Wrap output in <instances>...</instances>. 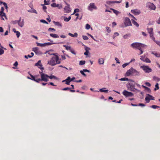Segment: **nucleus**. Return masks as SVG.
<instances>
[{
	"label": "nucleus",
	"mask_w": 160,
	"mask_h": 160,
	"mask_svg": "<svg viewBox=\"0 0 160 160\" xmlns=\"http://www.w3.org/2000/svg\"><path fill=\"white\" fill-rule=\"evenodd\" d=\"M121 81H128V78H122L120 79H119Z\"/></svg>",
	"instance_id": "obj_40"
},
{
	"label": "nucleus",
	"mask_w": 160,
	"mask_h": 160,
	"mask_svg": "<svg viewBox=\"0 0 160 160\" xmlns=\"http://www.w3.org/2000/svg\"><path fill=\"white\" fill-rule=\"evenodd\" d=\"M147 95L148 96L150 97V100H155L154 97H153L152 96L149 94H147Z\"/></svg>",
	"instance_id": "obj_44"
},
{
	"label": "nucleus",
	"mask_w": 160,
	"mask_h": 160,
	"mask_svg": "<svg viewBox=\"0 0 160 160\" xmlns=\"http://www.w3.org/2000/svg\"><path fill=\"white\" fill-rule=\"evenodd\" d=\"M86 29L88 30L90 28V26L88 24H87L86 26Z\"/></svg>",
	"instance_id": "obj_48"
},
{
	"label": "nucleus",
	"mask_w": 160,
	"mask_h": 160,
	"mask_svg": "<svg viewBox=\"0 0 160 160\" xmlns=\"http://www.w3.org/2000/svg\"><path fill=\"white\" fill-rule=\"evenodd\" d=\"M51 55H53V56L51 58L50 60L48 61V64L53 66L61 63V59H59L57 53H53Z\"/></svg>",
	"instance_id": "obj_1"
},
{
	"label": "nucleus",
	"mask_w": 160,
	"mask_h": 160,
	"mask_svg": "<svg viewBox=\"0 0 160 160\" xmlns=\"http://www.w3.org/2000/svg\"><path fill=\"white\" fill-rule=\"evenodd\" d=\"M48 78H50L51 79H57V78L54 75H51L50 76H48Z\"/></svg>",
	"instance_id": "obj_42"
},
{
	"label": "nucleus",
	"mask_w": 160,
	"mask_h": 160,
	"mask_svg": "<svg viewBox=\"0 0 160 160\" xmlns=\"http://www.w3.org/2000/svg\"><path fill=\"white\" fill-rule=\"evenodd\" d=\"M56 43V42H47L44 43V44H45V46H49L53 44H57L58 43Z\"/></svg>",
	"instance_id": "obj_26"
},
{
	"label": "nucleus",
	"mask_w": 160,
	"mask_h": 160,
	"mask_svg": "<svg viewBox=\"0 0 160 160\" xmlns=\"http://www.w3.org/2000/svg\"><path fill=\"white\" fill-rule=\"evenodd\" d=\"M63 46L67 50H69L72 54L74 55L76 54V53L75 52L74 50L70 46H68L66 45H63Z\"/></svg>",
	"instance_id": "obj_9"
},
{
	"label": "nucleus",
	"mask_w": 160,
	"mask_h": 160,
	"mask_svg": "<svg viewBox=\"0 0 160 160\" xmlns=\"http://www.w3.org/2000/svg\"><path fill=\"white\" fill-rule=\"evenodd\" d=\"M119 35V34L117 32L114 33V35L113 36V38L114 39L116 36H118Z\"/></svg>",
	"instance_id": "obj_46"
},
{
	"label": "nucleus",
	"mask_w": 160,
	"mask_h": 160,
	"mask_svg": "<svg viewBox=\"0 0 160 160\" xmlns=\"http://www.w3.org/2000/svg\"><path fill=\"white\" fill-rule=\"evenodd\" d=\"M43 10H44V12H47L46 9H47V7L46 6H43Z\"/></svg>",
	"instance_id": "obj_63"
},
{
	"label": "nucleus",
	"mask_w": 160,
	"mask_h": 160,
	"mask_svg": "<svg viewBox=\"0 0 160 160\" xmlns=\"http://www.w3.org/2000/svg\"><path fill=\"white\" fill-rule=\"evenodd\" d=\"M147 5L150 9L155 10L156 9L155 6L152 3L148 2L147 3Z\"/></svg>",
	"instance_id": "obj_10"
},
{
	"label": "nucleus",
	"mask_w": 160,
	"mask_h": 160,
	"mask_svg": "<svg viewBox=\"0 0 160 160\" xmlns=\"http://www.w3.org/2000/svg\"><path fill=\"white\" fill-rule=\"evenodd\" d=\"M40 22H42V23H46V24H48V23L47 21H46L45 20H43V19L41 20H40Z\"/></svg>",
	"instance_id": "obj_51"
},
{
	"label": "nucleus",
	"mask_w": 160,
	"mask_h": 160,
	"mask_svg": "<svg viewBox=\"0 0 160 160\" xmlns=\"http://www.w3.org/2000/svg\"><path fill=\"white\" fill-rule=\"evenodd\" d=\"M129 90L130 91H133V92H134L135 91H139L137 89L135 88L134 87V85H131L130 86V88H129Z\"/></svg>",
	"instance_id": "obj_18"
},
{
	"label": "nucleus",
	"mask_w": 160,
	"mask_h": 160,
	"mask_svg": "<svg viewBox=\"0 0 160 160\" xmlns=\"http://www.w3.org/2000/svg\"><path fill=\"white\" fill-rule=\"evenodd\" d=\"M150 38L153 40L155 41V38L153 36V32L149 33Z\"/></svg>",
	"instance_id": "obj_31"
},
{
	"label": "nucleus",
	"mask_w": 160,
	"mask_h": 160,
	"mask_svg": "<svg viewBox=\"0 0 160 160\" xmlns=\"http://www.w3.org/2000/svg\"><path fill=\"white\" fill-rule=\"evenodd\" d=\"M98 62L99 64H103L104 63V59L102 58H100L98 59Z\"/></svg>",
	"instance_id": "obj_20"
},
{
	"label": "nucleus",
	"mask_w": 160,
	"mask_h": 160,
	"mask_svg": "<svg viewBox=\"0 0 160 160\" xmlns=\"http://www.w3.org/2000/svg\"><path fill=\"white\" fill-rule=\"evenodd\" d=\"M122 94L126 97H132L133 95V94L131 92H129L126 90H124L122 92Z\"/></svg>",
	"instance_id": "obj_8"
},
{
	"label": "nucleus",
	"mask_w": 160,
	"mask_h": 160,
	"mask_svg": "<svg viewBox=\"0 0 160 160\" xmlns=\"http://www.w3.org/2000/svg\"><path fill=\"white\" fill-rule=\"evenodd\" d=\"M159 88L158 83H157L155 85V88H154V90L156 91Z\"/></svg>",
	"instance_id": "obj_45"
},
{
	"label": "nucleus",
	"mask_w": 160,
	"mask_h": 160,
	"mask_svg": "<svg viewBox=\"0 0 160 160\" xmlns=\"http://www.w3.org/2000/svg\"><path fill=\"white\" fill-rule=\"evenodd\" d=\"M145 101L147 103H149L150 100V98L149 97H146L145 98Z\"/></svg>",
	"instance_id": "obj_34"
},
{
	"label": "nucleus",
	"mask_w": 160,
	"mask_h": 160,
	"mask_svg": "<svg viewBox=\"0 0 160 160\" xmlns=\"http://www.w3.org/2000/svg\"><path fill=\"white\" fill-rule=\"evenodd\" d=\"M132 21L133 24L134 25L136 26L137 27H139L138 24L134 20L132 19Z\"/></svg>",
	"instance_id": "obj_27"
},
{
	"label": "nucleus",
	"mask_w": 160,
	"mask_h": 160,
	"mask_svg": "<svg viewBox=\"0 0 160 160\" xmlns=\"http://www.w3.org/2000/svg\"><path fill=\"white\" fill-rule=\"evenodd\" d=\"M64 12L66 13H69L71 11L70 5L67 4V6L64 8Z\"/></svg>",
	"instance_id": "obj_11"
},
{
	"label": "nucleus",
	"mask_w": 160,
	"mask_h": 160,
	"mask_svg": "<svg viewBox=\"0 0 160 160\" xmlns=\"http://www.w3.org/2000/svg\"><path fill=\"white\" fill-rule=\"evenodd\" d=\"M62 90H63V91L70 90V91L72 92H74L75 91V90H71V88H68V87L63 88L62 89Z\"/></svg>",
	"instance_id": "obj_21"
},
{
	"label": "nucleus",
	"mask_w": 160,
	"mask_h": 160,
	"mask_svg": "<svg viewBox=\"0 0 160 160\" xmlns=\"http://www.w3.org/2000/svg\"><path fill=\"white\" fill-rule=\"evenodd\" d=\"M144 62L147 63H150L151 62V61L148 58H146L145 59V60Z\"/></svg>",
	"instance_id": "obj_36"
},
{
	"label": "nucleus",
	"mask_w": 160,
	"mask_h": 160,
	"mask_svg": "<svg viewBox=\"0 0 160 160\" xmlns=\"http://www.w3.org/2000/svg\"><path fill=\"white\" fill-rule=\"evenodd\" d=\"M44 3L45 5H48L50 4V1L48 0L47 1L46 0H44Z\"/></svg>",
	"instance_id": "obj_49"
},
{
	"label": "nucleus",
	"mask_w": 160,
	"mask_h": 160,
	"mask_svg": "<svg viewBox=\"0 0 160 160\" xmlns=\"http://www.w3.org/2000/svg\"><path fill=\"white\" fill-rule=\"evenodd\" d=\"M24 57L25 58L28 59V58H31L32 57V56H31L29 55H25Z\"/></svg>",
	"instance_id": "obj_60"
},
{
	"label": "nucleus",
	"mask_w": 160,
	"mask_h": 160,
	"mask_svg": "<svg viewBox=\"0 0 160 160\" xmlns=\"http://www.w3.org/2000/svg\"><path fill=\"white\" fill-rule=\"evenodd\" d=\"M124 22L125 27L132 25L131 22L128 18H125Z\"/></svg>",
	"instance_id": "obj_7"
},
{
	"label": "nucleus",
	"mask_w": 160,
	"mask_h": 160,
	"mask_svg": "<svg viewBox=\"0 0 160 160\" xmlns=\"http://www.w3.org/2000/svg\"><path fill=\"white\" fill-rule=\"evenodd\" d=\"M70 78L69 77L67 78L65 80H63L62 82H65V83L67 85L70 84V82H71L70 81Z\"/></svg>",
	"instance_id": "obj_17"
},
{
	"label": "nucleus",
	"mask_w": 160,
	"mask_h": 160,
	"mask_svg": "<svg viewBox=\"0 0 160 160\" xmlns=\"http://www.w3.org/2000/svg\"><path fill=\"white\" fill-rule=\"evenodd\" d=\"M151 107L153 109H156L157 108H160L159 106L156 105H152L151 106Z\"/></svg>",
	"instance_id": "obj_43"
},
{
	"label": "nucleus",
	"mask_w": 160,
	"mask_h": 160,
	"mask_svg": "<svg viewBox=\"0 0 160 160\" xmlns=\"http://www.w3.org/2000/svg\"><path fill=\"white\" fill-rule=\"evenodd\" d=\"M0 16L1 17L2 19L3 20H4V18H3L4 17L6 19H7L6 16L5 15V13L4 12H0Z\"/></svg>",
	"instance_id": "obj_19"
},
{
	"label": "nucleus",
	"mask_w": 160,
	"mask_h": 160,
	"mask_svg": "<svg viewBox=\"0 0 160 160\" xmlns=\"http://www.w3.org/2000/svg\"><path fill=\"white\" fill-rule=\"evenodd\" d=\"M82 38L84 40H88V37L86 36H83Z\"/></svg>",
	"instance_id": "obj_56"
},
{
	"label": "nucleus",
	"mask_w": 160,
	"mask_h": 160,
	"mask_svg": "<svg viewBox=\"0 0 160 160\" xmlns=\"http://www.w3.org/2000/svg\"><path fill=\"white\" fill-rule=\"evenodd\" d=\"M84 72L83 71V70L82 71L81 70L80 71V72L82 74V75H83L84 76H86V75L84 73Z\"/></svg>",
	"instance_id": "obj_58"
},
{
	"label": "nucleus",
	"mask_w": 160,
	"mask_h": 160,
	"mask_svg": "<svg viewBox=\"0 0 160 160\" xmlns=\"http://www.w3.org/2000/svg\"><path fill=\"white\" fill-rule=\"evenodd\" d=\"M37 46H41L42 47L45 46V44H44V43H40L37 42Z\"/></svg>",
	"instance_id": "obj_35"
},
{
	"label": "nucleus",
	"mask_w": 160,
	"mask_h": 160,
	"mask_svg": "<svg viewBox=\"0 0 160 160\" xmlns=\"http://www.w3.org/2000/svg\"><path fill=\"white\" fill-rule=\"evenodd\" d=\"M129 63H125L124 64H123L122 65V67L123 68H124L125 67L127 66L129 64Z\"/></svg>",
	"instance_id": "obj_61"
},
{
	"label": "nucleus",
	"mask_w": 160,
	"mask_h": 160,
	"mask_svg": "<svg viewBox=\"0 0 160 160\" xmlns=\"http://www.w3.org/2000/svg\"><path fill=\"white\" fill-rule=\"evenodd\" d=\"M71 18V17L70 16H69L68 18L65 17L64 18V20L66 22H68L70 20Z\"/></svg>",
	"instance_id": "obj_37"
},
{
	"label": "nucleus",
	"mask_w": 160,
	"mask_h": 160,
	"mask_svg": "<svg viewBox=\"0 0 160 160\" xmlns=\"http://www.w3.org/2000/svg\"><path fill=\"white\" fill-rule=\"evenodd\" d=\"M85 61L84 60L80 61L79 62V64L80 65H83L85 64Z\"/></svg>",
	"instance_id": "obj_38"
},
{
	"label": "nucleus",
	"mask_w": 160,
	"mask_h": 160,
	"mask_svg": "<svg viewBox=\"0 0 160 160\" xmlns=\"http://www.w3.org/2000/svg\"><path fill=\"white\" fill-rule=\"evenodd\" d=\"M140 75V72L137 71L136 70L131 68L130 69L128 70L126 72L125 76H129L131 75L133 76H139Z\"/></svg>",
	"instance_id": "obj_2"
},
{
	"label": "nucleus",
	"mask_w": 160,
	"mask_h": 160,
	"mask_svg": "<svg viewBox=\"0 0 160 160\" xmlns=\"http://www.w3.org/2000/svg\"><path fill=\"white\" fill-rule=\"evenodd\" d=\"M79 12V9L78 8L75 9L74 10V12L72 14H74L76 12Z\"/></svg>",
	"instance_id": "obj_47"
},
{
	"label": "nucleus",
	"mask_w": 160,
	"mask_h": 160,
	"mask_svg": "<svg viewBox=\"0 0 160 160\" xmlns=\"http://www.w3.org/2000/svg\"><path fill=\"white\" fill-rule=\"evenodd\" d=\"M41 78H38V83L39 82H40L42 81H43L44 82H48V75L45 74H42L41 75Z\"/></svg>",
	"instance_id": "obj_4"
},
{
	"label": "nucleus",
	"mask_w": 160,
	"mask_h": 160,
	"mask_svg": "<svg viewBox=\"0 0 160 160\" xmlns=\"http://www.w3.org/2000/svg\"><path fill=\"white\" fill-rule=\"evenodd\" d=\"M51 6L53 7H58V4H57L55 3H53L51 5Z\"/></svg>",
	"instance_id": "obj_41"
},
{
	"label": "nucleus",
	"mask_w": 160,
	"mask_h": 160,
	"mask_svg": "<svg viewBox=\"0 0 160 160\" xmlns=\"http://www.w3.org/2000/svg\"><path fill=\"white\" fill-rule=\"evenodd\" d=\"M24 19L22 20L21 17L19 18V20H18V24L20 27H22L24 26Z\"/></svg>",
	"instance_id": "obj_12"
},
{
	"label": "nucleus",
	"mask_w": 160,
	"mask_h": 160,
	"mask_svg": "<svg viewBox=\"0 0 160 160\" xmlns=\"http://www.w3.org/2000/svg\"><path fill=\"white\" fill-rule=\"evenodd\" d=\"M154 41L156 43L158 44L159 47H160V42L158 41H156L155 39V41Z\"/></svg>",
	"instance_id": "obj_55"
},
{
	"label": "nucleus",
	"mask_w": 160,
	"mask_h": 160,
	"mask_svg": "<svg viewBox=\"0 0 160 160\" xmlns=\"http://www.w3.org/2000/svg\"><path fill=\"white\" fill-rule=\"evenodd\" d=\"M33 51L36 53V54L40 55L42 53L40 51L38 50V48L37 47L33 48Z\"/></svg>",
	"instance_id": "obj_15"
},
{
	"label": "nucleus",
	"mask_w": 160,
	"mask_h": 160,
	"mask_svg": "<svg viewBox=\"0 0 160 160\" xmlns=\"http://www.w3.org/2000/svg\"><path fill=\"white\" fill-rule=\"evenodd\" d=\"M16 33L17 38H18L20 35V32L19 31H18L17 32H16Z\"/></svg>",
	"instance_id": "obj_50"
},
{
	"label": "nucleus",
	"mask_w": 160,
	"mask_h": 160,
	"mask_svg": "<svg viewBox=\"0 0 160 160\" xmlns=\"http://www.w3.org/2000/svg\"><path fill=\"white\" fill-rule=\"evenodd\" d=\"M140 68L142 69L146 73H149L152 71V69L148 66H141Z\"/></svg>",
	"instance_id": "obj_5"
},
{
	"label": "nucleus",
	"mask_w": 160,
	"mask_h": 160,
	"mask_svg": "<svg viewBox=\"0 0 160 160\" xmlns=\"http://www.w3.org/2000/svg\"><path fill=\"white\" fill-rule=\"evenodd\" d=\"M53 22L54 23L55 25L56 26H57L59 27H62V25L61 23H60L59 22H56L54 21H53Z\"/></svg>",
	"instance_id": "obj_23"
},
{
	"label": "nucleus",
	"mask_w": 160,
	"mask_h": 160,
	"mask_svg": "<svg viewBox=\"0 0 160 160\" xmlns=\"http://www.w3.org/2000/svg\"><path fill=\"white\" fill-rule=\"evenodd\" d=\"M68 35L72 37H77L78 36V34L77 32H75L73 34L69 32L68 33Z\"/></svg>",
	"instance_id": "obj_24"
},
{
	"label": "nucleus",
	"mask_w": 160,
	"mask_h": 160,
	"mask_svg": "<svg viewBox=\"0 0 160 160\" xmlns=\"http://www.w3.org/2000/svg\"><path fill=\"white\" fill-rule=\"evenodd\" d=\"M153 54L156 57H160V54L159 53H153Z\"/></svg>",
	"instance_id": "obj_59"
},
{
	"label": "nucleus",
	"mask_w": 160,
	"mask_h": 160,
	"mask_svg": "<svg viewBox=\"0 0 160 160\" xmlns=\"http://www.w3.org/2000/svg\"><path fill=\"white\" fill-rule=\"evenodd\" d=\"M41 60H39L37 63L35 64V66L38 67V68L42 70L44 69V68L43 67H39L40 66V67H42V65L41 63Z\"/></svg>",
	"instance_id": "obj_13"
},
{
	"label": "nucleus",
	"mask_w": 160,
	"mask_h": 160,
	"mask_svg": "<svg viewBox=\"0 0 160 160\" xmlns=\"http://www.w3.org/2000/svg\"><path fill=\"white\" fill-rule=\"evenodd\" d=\"M130 35H131L130 34H127L124 35L123 36V38L125 39H128L129 37H130Z\"/></svg>",
	"instance_id": "obj_33"
},
{
	"label": "nucleus",
	"mask_w": 160,
	"mask_h": 160,
	"mask_svg": "<svg viewBox=\"0 0 160 160\" xmlns=\"http://www.w3.org/2000/svg\"><path fill=\"white\" fill-rule=\"evenodd\" d=\"M131 12L135 15H138L141 13L140 10L138 9L132 10Z\"/></svg>",
	"instance_id": "obj_14"
},
{
	"label": "nucleus",
	"mask_w": 160,
	"mask_h": 160,
	"mask_svg": "<svg viewBox=\"0 0 160 160\" xmlns=\"http://www.w3.org/2000/svg\"><path fill=\"white\" fill-rule=\"evenodd\" d=\"M4 50L2 48H0V55H2L4 53Z\"/></svg>",
	"instance_id": "obj_52"
},
{
	"label": "nucleus",
	"mask_w": 160,
	"mask_h": 160,
	"mask_svg": "<svg viewBox=\"0 0 160 160\" xmlns=\"http://www.w3.org/2000/svg\"><path fill=\"white\" fill-rule=\"evenodd\" d=\"M3 5L5 6V9L7 10L8 9V7L7 3L6 2H4L3 3Z\"/></svg>",
	"instance_id": "obj_62"
},
{
	"label": "nucleus",
	"mask_w": 160,
	"mask_h": 160,
	"mask_svg": "<svg viewBox=\"0 0 160 160\" xmlns=\"http://www.w3.org/2000/svg\"><path fill=\"white\" fill-rule=\"evenodd\" d=\"M147 30L149 33H152L153 32V29L152 28H147Z\"/></svg>",
	"instance_id": "obj_29"
},
{
	"label": "nucleus",
	"mask_w": 160,
	"mask_h": 160,
	"mask_svg": "<svg viewBox=\"0 0 160 160\" xmlns=\"http://www.w3.org/2000/svg\"><path fill=\"white\" fill-rule=\"evenodd\" d=\"M111 10H112L113 11V12L115 13L117 15H118V14L120 13L119 12H118V11L115 10V9H112V8H110V9Z\"/></svg>",
	"instance_id": "obj_28"
},
{
	"label": "nucleus",
	"mask_w": 160,
	"mask_h": 160,
	"mask_svg": "<svg viewBox=\"0 0 160 160\" xmlns=\"http://www.w3.org/2000/svg\"><path fill=\"white\" fill-rule=\"evenodd\" d=\"M66 55V54L64 53L63 55L61 56V58L62 60H65L66 59V57H65L66 55Z\"/></svg>",
	"instance_id": "obj_57"
},
{
	"label": "nucleus",
	"mask_w": 160,
	"mask_h": 160,
	"mask_svg": "<svg viewBox=\"0 0 160 160\" xmlns=\"http://www.w3.org/2000/svg\"><path fill=\"white\" fill-rule=\"evenodd\" d=\"M146 56L145 55H142L141 56V58H140V60L143 62L145 60V59L146 58Z\"/></svg>",
	"instance_id": "obj_39"
},
{
	"label": "nucleus",
	"mask_w": 160,
	"mask_h": 160,
	"mask_svg": "<svg viewBox=\"0 0 160 160\" xmlns=\"http://www.w3.org/2000/svg\"><path fill=\"white\" fill-rule=\"evenodd\" d=\"M97 8L95 3L93 2L90 3L88 7V9L90 11H92L93 9L97 10Z\"/></svg>",
	"instance_id": "obj_6"
},
{
	"label": "nucleus",
	"mask_w": 160,
	"mask_h": 160,
	"mask_svg": "<svg viewBox=\"0 0 160 160\" xmlns=\"http://www.w3.org/2000/svg\"><path fill=\"white\" fill-rule=\"evenodd\" d=\"M105 88H104L100 89L99 90V91L100 92H105L107 93L108 92V90H104V89H105Z\"/></svg>",
	"instance_id": "obj_32"
},
{
	"label": "nucleus",
	"mask_w": 160,
	"mask_h": 160,
	"mask_svg": "<svg viewBox=\"0 0 160 160\" xmlns=\"http://www.w3.org/2000/svg\"><path fill=\"white\" fill-rule=\"evenodd\" d=\"M106 29L108 32L109 33L110 32L111 30L109 27H107L106 28Z\"/></svg>",
	"instance_id": "obj_54"
},
{
	"label": "nucleus",
	"mask_w": 160,
	"mask_h": 160,
	"mask_svg": "<svg viewBox=\"0 0 160 160\" xmlns=\"http://www.w3.org/2000/svg\"><path fill=\"white\" fill-rule=\"evenodd\" d=\"M146 46L145 45L139 42H134L131 44V46L133 48H137L140 50L141 48H143Z\"/></svg>",
	"instance_id": "obj_3"
},
{
	"label": "nucleus",
	"mask_w": 160,
	"mask_h": 160,
	"mask_svg": "<svg viewBox=\"0 0 160 160\" xmlns=\"http://www.w3.org/2000/svg\"><path fill=\"white\" fill-rule=\"evenodd\" d=\"M121 1H109L108 2H107V3L108 4H110V3H120L121 2Z\"/></svg>",
	"instance_id": "obj_30"
},
{
	"label": "nucleus",
	"mask_w": 160,
	"mask_h": 160,
	"mask_svg": "<svg viewBox=\"0 0 160 160\" xmlns=\"http://www.w3.org/2000/svg\"><path fill=\"white\" fill-rule=\"evenodd\" d=\"M145 84L146 85H147V86H148V87H150L151 86V84H150V83L149 82H146L145 83Z\"/></svg>",
	"instance_id": "obj_64"
},
{
	"label": "nucleus",
	"mask_w": 160,
	"mask_h": 160,
	"mask_svg": "<svg viewBox=\"0 0 160 160\" xmlns=\"http://www.w3.org/2000/svg\"><path fill=\"white\" fill-rule=\"evenodd\" d=\"M30 76L31 77V78H30L29 77H28V78L29 79H31L32 80H33L34 81H35V82H38V79H35V76H33L32 75V74H30Z\"/></svg>",
	"instance_id": "obj_16"
},
{
	"label": "nucleus",
	"mask_w": 160,
	"mask_h": 160,
	"mask_svg": "<svg viewBox=\"0 0 160 160\" xmlns=\"http://www.w3.org/2000/svg\"><path fill=\"white\" fill-rule=\"evenodd\" d=\"M48 31H55V30L54 28H50L48 29Z\"/></svg>",
	"instance_id": "obj_53"
},
{
	"label": "nucleus",
	"mask_w": 160,
	"mask_h": 160,
	"mask_svg": "<svg viewBox=\"0 0 160 160\" xmlns=\"http://www.w3.org/2000/svg\"><path fill=\"white\" fill-rule=\"evenodd\" d=\"M50 35L51 37L54 38H59V36L57 34H56L50 33Z\"/></svg>",
	"instance_id": "obj_25"
},
{
	"label": "nucleus",
	"mask_w": 160,
	"mask_h": 160,
	"mask_svg": "<svg viewBox=\"0 0 160 160\" xmlns=\"http://www.w3.org/2000/svg\"><path fill=\"white\" fill-rule=\"evenodd\" d=\"M85 50L86 52L84 53V54L85 55H87L89 53L88 50H90V48L87 47H85Z\"/></svg>",
	"instance_id": "obj_22"
}]
</instances>
